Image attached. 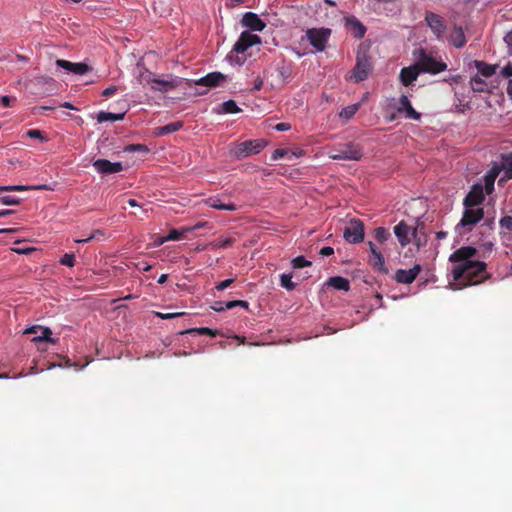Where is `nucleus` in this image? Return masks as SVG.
Here are the masks:
<instances>
[{"mask_svg":"<svg viewBox=\"0 0 512 512\" xmlns=\"http://www.w3.org/2000/svg\"><path fill=\"white\" fill-rule=\"evenodd\" d=\"M242 25L252 31L261 32L265 29L266 23L255 13L247 12L243 15Z\"/></svg>","mask_w":512,"mask_h":512,"instance_id":"obj_18","label":"nucleus"},{"mask_svg":"<svg viewBox=\"0 0 512 512\" xmlns=\"http://www.w3.org/2000/svg\"><path fill=\"white\" fill-rule=\"evenodd\" d=\"M185 333H187V334L197 333V334H200V335H208V336H211V337H216L217 335H219V331L218 330H213V329L208 328V327H200V328L188 329Z\"/></svg>","mask_w":512,"mask_h":512,"instance_id":"obj_36","label":"nucleus"},{"mask_svg":"<svg viewBox=\"0 0 512 512\" xmlns=\"http://www.w3.org/2000/svg\"><path fill=\"white\" fill-rule=\"evenodd\" d=\"M421 73L422 72L419 70L418 65L415 61L413 65H410L408 67H404L401 69L400 74H399L400 82L404 86H409L414 81H416V79L418 78V76Z\"/></svg>","mask_w":512,"mask_h":512,"instance_id":"obj_20","label":"nucleus"},{"mask_svg":"<svg viewBox=\"0 0 512 512\" xmlns=\"http://www.w3.org/2000/svg\"><path fill=\"white\" fill-rule=\"evenodd\" d=\"M501 75L505 78L512 77V64L508 63L503 69L501 70Z\"/></svg>","mask_w":512,"mask_h":512,"instance_id":"obj_58","label":"nucleus"},{"mask_svg":"<svg viewBox=\"0 0 512 512\" xmlns=\"http://www.w3.org/2000/svg\"><path fill=\"white\" fill-rule=\"evenodd\" d=\"M93 167L100 174H114L123 170L121 162H110L106 159H97L93 162Z\"/></svg>","mask_w":512,"mask_h":512,"instance_id":"obj_15","label":"nucleus"},{"mask_svg":"<svg viewBox=\"0 0 512 512\" xmlns=\"http://www.w3.org/2000/svg\"><path fill=\"white\" fill-rule=\"evenodd\" d=\"M397 111L399 113H405V116L408 119L419 120L421 117V114L412 107L411 102L406 95H402L400 97Z\"/></svg>","mask_w":512,"mask_h":512,"instance_id":"obj_21","label":"nucleus"},{"mask_svg":"<svg viewBox=\"0 0 512 512\" xmlns=\"http://www.w3.org/2000/svg\"><path fill=\"white\" fill-rule=\"evenodd\" d=\"M16 102V98L8 95L0 97V104L4 107H10Z\"/></svg>","mask_w":512,"mask_h":512,"instance_id":"obj_48","label":"nucleus"},{"mask_svg":"<svg viewBox=\"0 0 512 512\" xmlns=\"http://www.w3.org/2000/svg\"><path fill=\"white\" fill-rule=\"evenodd\" d=\"M333 253H334V250H333V248H332V247H330V246H325V247L321 248V250H320V254H321L322 256H330V255H332Z\"/></svg>","mask_w":512,"mask_h":512,"instance_id":"obj_60","label":"nucleus"},{"mask_svg":"<svg viewBox=\"0 0 512 512\" xmlns=\"http://www.w3.org/2000/svg\"><path fill=\"white\" fill-rule=\"evenodd\" d=\"M501 172V167H498L497 163H494V165L487 171V173L484 175V187L487 194H490L494 190V183L496 178Z\"/></svg>","mask_w":512,"mask_h":512,"instance_id":"obj_23","label":"nucleus"},{"mask_svg":"<svg viewBox=\"0 0 512 512\" xmlns=\"http://www.w3.org/2000/svg\"><path fill=\"white\" fill-rule=\"evenodd\" d=\"M125 152H142V153H148L149 149L144 144H131L124 148Z\"/></svg>","mask_w":512,"mask_h":512,"instance_id":"obj_41","label":"nucleus"},{"mask_svg":"<svg viewBox=\"0 0 512 512\" xmlns=\"http://www.w3.org/2000/svg\"><path fill=\"white\" fill-rule=\"evenodd\" d=\"M275 129L277 131H288L291 129V125L289 123L281 122L276 124Z\"/></svg>","mask_w":512,"mask_h":512,"instance_id":"obj_59","label":"nucleus"},{"mask_svg":"<svg viewBox=\"0 0 512 512\" xmlns=\"http://www.w3.org/2000/svg\"><path fill=\"white\" fill-rule=\"evenodd\" d=\"M368 245H369L371 256H374V255L380 253V251L377 250V248L373 242L369 241Z\"/></svg>","mask_w":512,"mask_h":512,"instance_id":"obj_62","label":"nucleus"},{"mask_svg":"<svg viewBox=\"0 0 512 512\" xmlns=\"http://www.w3.org/2000/svg\"><path fill=\"white\" fill-rule=\"evenodd\" d=\"M474 65H475L477 71L479 72V74H481L484 77L492 76L493 74H495L496 69L498 68V65H491L484 61H479V60H476L474 62Z\"/></svg>","mask_w":512,"mask_h":512,"instance_id":"obj_26","label":"nucleus"},{"mask_svg":"<svg viewBox=\"0 0 512 512\" xmlns=\"http://www.w3.org/2000/svg\"><path fill=\"white\" fill-rule=\"evenodd\" d=\"M372 71L371 57L368 55V47L360 44L356 55V64L351 72V78L355 82H361L367 79Z\"/></svg>","mask_w":512,"mask_h":512,"instance_id":"obj_3","label":"nucleus"},{"mask_svg":"<svg viewBox=\"0 0 512 512\" xmlns=\"http://www.w3.org/2000/svg\"><path fill=\"white\" fill-rule=\"evenodd\" d=\"M327 284L336 290L348 291L350 289V282L348 279L341 276L329 278Z\"/></svg>","mask_w":512,"mask_h":512,"instance_id":"obj_27","label":"nucleus"},{"mask_svg":"<svg viewBox=\"0 0 512 512\" xmlns=\"http://www.w3.org/2000/svg\"><path fill=\"white\" fill-rule=\"evenodd\" d=\"M207 204L214 209L217 210H227V211H235L237 209L236 205L233 203H223L218 198H209L207 200Z\"/></svg>","mask_w":512,"mask_h":512,"instance_id":"obj_28","label":"nucleus"},{"mask_svg":"<svg viewBox=\"0 0 512 512\" xmlns=\"http://www.w3.org/2000/svg\"><path fill=\"white\" fill-rule=\"evenodd\" d=\"M484 199L485 195L483 185L476 183L471 187L470 191L463 199V206L464 208H478L483 203Z\"/></svg>","mask_w":512,"mask_h":512,"instance_id":"obj_11","label":"nucleus"},{"mask_svg":"<svg viewBox=\"0 0 512 512\" xmlns=\"http://www.w3.org/2000/svg\"><path fill=\"white\" fill-rule=\"evenodd\" d=\"M498 167H501V171L505 172L504 178H502L499 182L501 183L504 180L512 179V153L502 156V162Z\"/></svg>","mask_w":512,"mask_h":512,"instance_id":"obj_25","label":"nucleus"},{"mask_svg":"<svg viewBox=\"0 0 512 512\" xmlns=\"http://www.w3.org/2000/svg\"><path fill=\"white\" fill-rule=\"evenodd\" d=\"M484 218V209L478 208H464V212L460 222L457 224L456 229L463 228L465 232H471L474 226Z\"/></svg>","mask_w":512,"mask_h":512,"instance_id":"obj_6","label":"nucleus"},{"mask_svg":"<svg viewBox=\"0 0 512 512\" xmlns=\"http://www.w3.org/2000/svg\"><path fill=\"white\" fill-rule=\"evenodd\" d=\"M500 227L507 231H512V216H504L500 219Z\"/></svg>","mask_w":512,"mask_h":512,"instance_id":"obj_46","label":"nucleus"},{"mask_svg":"<svg viewBox=\"0 0 512 512\" xmlns=\"http://www.w3.org/2000/svg\"><path fill=\"white\" fill-rule=\"evenodd\" d=\"M233 282L234 279H226L224 281L219 282L215 288L217 291H223L226 288H228Z\"/></svg>","mask_w":512,"mask_h":512,"instance_id":"obj_53","label":"nucleus"},{"mask_svg":"<svg viewBox=\"0 0 512 512\" xmlns=\"http://www.w3.org/2000/svg\"><path fill=\"white\" fill-rule=\"evenodd\" d=\"M97 236H104V233L101 230L97 229L89 237H87L85 239H78V240H76V242L77 243H87V242L95 239Z\"/></svg>","mask_w":512,"mask_h":512,"instance_id":"obj_52","label":"nucleus"},{"mask_svg":"<svg viewBox=\"0 0 512 512\" xmlns=\"http://www.w3.org/2000/svg\"><path fill=\"white\" fill-rule=\"evenodd\" d=\"M277 72L283 80L288 79L292 75L291 63H287L284 60L279 62L277 65Z\"/></svg>","mask_w":512,"mask_h":512,"instance_id":"obj_35","label":"nucleus"},{"mask_svg":"<svg viewBox=\"0 0 512 512\" xmlns=\"http://www.w3.org/2000/svg\"><path fill=\"white\" fill-rule=\"evenodd\" d=\"M369 261L373 269L381 272H387V269L385 267V260L381 252L374 256H371Z\"/></svg>","mask_w":512,"mask_h":512,"instance_id":"obj_34","label":"nucleus"},{"mask_svg":"<svg viewBox=\"0 0 512 512\" xmlns=\"http://www.w3.org/2000/svg\"><path fill=\"white\" fill-rule=\"evenodd\" d=\"M331 30L327 28H311L306 32L309 43L317 50L323 51L326 48Z\"/></svg>","mask_w":512,"mask_h":512,"instance_id":"obj_8","label":"nucleus"},{"mask_svg":"<svg viewBox=\"0 0 512 512\" xmlns=\"http://www.w3.org/2000/svg\"><path fill=\"white\" fill-rule=\"evenodd\" d=\"M222 109L225 113L235 114L241 111L234 100L225 101L222 104Z\"/></svg>","mask_w":512,"mask_h":512,"instance_id":"obj_40","label":"nucleus"},{"mask_svg":"<svg viewBox=\"0 0 512 512\" xmlns=\"http://www.w3.org/2000/svg\"><path fill=\"white\" fill-rule=\"evenodd\" d=\"M504 41L507 44L508 53L512 55V30L505 35Z\"/></svg>","mask_w":512,"mask_h":512,"instance_id":"obj_56","label":"nucleus"},{"mask_svg":"<svg viewBox=\"0 0 512 512\" xmlns=\"http://www.w3.org/2000/svg\"><path fill=\"white\" fill-rule=\"evenodd\" d=\"M60 263L67 267H73L75 264V255L69 253L64 254L60 259Z\"/></svg>","mask_w":512,"mask_h":512,"instance_id":"obj_44","label":"nucleus"},{"mask_svg":"<svg viewBox=\"0 0 512 512\" xmlns=\"http://www.w3.org/2000/svg\"><path fill=\"white\" fill-rule=\"evenodd\" d=\"M348 24L351 26L354 37L359 39L364 37L366 28L362 23H360L357 19L352 18L348 19Z\"/></svg>","mask_w":512,"mask_h":512,"instance_id":"obj_30","label":"nucleus"},{"mask_svg":"<svg viewBox=\"0 0 512 512\" xmlns=\"http://www.w3.org/2000/svg\"><path fill=\"white\" fill-rule=\"evenodd\" d=\"M455 281L465 286L484 282L488 278L486 263L483 261L469 262L468 265H456L452 270Z\"/></svg>","mask_w":512,"mask_h":512,"instance_id":"obj_1","label":"nucleus"},{"mask_svg":"<svg viewBox=\"0 0 512 512\" xmlns=\"http://www.w3.org/2000/svg\"><path fill=\"white\" fill-rule=\"evenodd\" d=\"M357 109L358 105L347 106L341 111L340 115L350 118L356 113Z\"/></svg>","mask_w":512,"mask_h":512,"instance_id":"obj_47","label":"nucleus"},{"mask_svg":"<svg viewBox=\"0 0 512 512\" xmlns=\"http://www.w3.org/2000/svg\"><path fill=\"white\" fill-rule=\"evenodd\" d=\"M412 55L422 73L436 75L447 70V64L437 52L420 47L414 49Z\"/></svg>","mask_w":512,"mask_h":512,"instance_id":"obj_2","label":"nucleus"},{"mask_svg":"<svg viewBox=\"0 0 512 512\" xmlns=\"http://www.w3.org/2000/svg\"><path fill=\"white\" fill-rule=\"evenodd\" d=\"M225 303L226 302H223V301H215L211 308L216 311V312H222V311H225L227 310V307H225Z\"/></svg>","mask_w":512,"mask_h":512,"instance_id":"obj_54","label":"nucleus"},{"mask_svg":"<svg viewBox=\"0 0 512 512\" xmlns=\"http://www.w3.org/2000/svg\"><path fill=\"white\" fill-rule=\"evenodd\" d=\"M23 190H26V187L21 186V185L0 187V193L3 191H23Z\"/></svg>","mask_w":512,"mask_h":512,"instance_id":"obj_55","label":"nucleus"},{"mask_svg":"<svg viewBox=\"0 0 512 512\" xmlns=\"http://www.w3.org/2000/svg\"><path fill=\"white\" fill-rule=\"evenodd\" d=\"M248 306V302L244 300H232L225 303V307H227V310L233 309L235 307H242L248 309Z\"/></svg>","mask_w":512,"mask_h":512,"instance_id":"obj_43","label":"nucleus"},{"mask_svg":"<svg viewBox=\"0 0 512 512\" xmlns=\"http://www.w3.org/2000/svg\"><path fill=\"white\" fill-rule=\"evenodd\" d=\"M261 38L256 35L252 34L249 31H243L236 43L234 44L232 52H236L237 54H243L245 53L250 47L260 44Z\"/></svg>","mask_w":512,"mask_h":512,"instance_id":"obj_10","label":"nucleus"},{"mask_svg":"<svg viewBox=\"0 0 512 512\" xmlns=\"http://www.w3.org/2000/svg\"><path fill=\"white\" fill-rule=\"evenodd\" d=\"M266 145L267 142L263 139L246 140L235 144L230 149V155L237 159L247 158L259 154Z\"/></svg>","mask_w":512,"mask_h":512,"instance_id":"obj_4","label":"nucleus"},{"mask_svg":"<svg viewBox=\"0 0 512 512\" xmlns=\"http://www.w3.org/2000/svg\"><path fill=\"white\" fill-rule=\"evenodd\" d=\"M191 231H193V228H190V227H184L181 230L172 229V230H170L168 235L164 237V240L179 241L184 237L185 234H187L188 232H191Z\"/></svg>","mask_w":512,"mask_h":512,"instance_id":"obj_32","label":"nucleus"},{"mask_svg":"<svg viewBox=\"0 0 512 512\" xmlns=\"http://www.w3.org/2000/svg\"><path fill=\"white\" fill-rule=\"evenodd\" d=\"M364 234V224L360 219H351L349 225L343 231L344 239L352 244L362 242Z\"/></svg>","mask_w":512,"mask_h":512,"instance_id":"obj_7","label":"nucleus"},{"mask_svg":"<svg viewBox=\"0 0 512 512\" xmlns=\"http://www.w3.org/2000/svg\"><path fill=\"white\" fill-rule=\"evenodd\" d=\"M393 230L402 247L407 246L412 239L416 238L418 233L417 227H411L404 221H400L395 225Z\"/></svg>","mask_w":512,"mask_h":512,"instance_id":"obj_9","label":"nucleus"},{"mask_svg":"<svg viewBox=\"0 0 512 512\" xmlns=\"http://www.w3.org/2000/svg\"><path fill=\"white\" fill-rule=\"evenodd\" d=\"M289 153H290V149H285V148H278L276 150H274L272 156H271V159L273 161H277L281 158H284V157H288L289 158Z\"/></svg>","mask_w":512,"mask_h":512,"instance_id":"obj_42","label":"nucleus"},{"mask_svg":"<svg viewBox=\"0 0 512 512\" xmlns=\"http://www.w3.org/2000/svg\"><path fill=\"white\" fill-rule=\"evenodd\" d=\"M56 65L57 67L62 68L76 75H84L85 73L91 70V67L85 63H73L64 59H57Z\"/></svg>","mask_w":512,"mask_h":512,"instance_id":"obj_17","label":"nucleus"},{"mask_svg":"<svg viewBox=\"0 0 512 512\" xmlns=\"http://www.w3.org/2000/svg\"><path fill=\"white\" fill-rule=\"evenodd\" d=\"M280 284L283 288L291 291L295 288L296 284L292 281L291 274H281L280 275Z\"/></svg>","mask_w":512,"mask_h":512,"instance_id":"obj_38","label":"nucleus"},{"mask_svg":"<svg viewBox=\"0 0 512 512\" xmlns=\"http://www.w3.org/2000/svg\"><path fill=\"white\" fill-rule=\"evenodd\" d=\"M184 314H185L184 312H177V313H161V312H157L156 313V315L159 318L164 319V320L176 318V317L182 316Z\"/></svg>","mask_w":512,"mask_h":512,"instance_id":"obj_51","label":"nucleus"},{"mask_svg":"<svg viewBox=\"0 0 512 512\" xmlns=\"http://www.w3.org/2000/svg\"><path fill=\"white\" fill-rule=\"evenodd\" d=\"M137 267L139 270H142V271H149L152 268V266L147 263H144L143 266H140V264H138Z\"/></svg>","mask_w":512,"mask_h":512,"instance_id":"obj_63","label":"nucleus"},{"mask_svg":"<svg viewBox=\"0 0 512 512\" xmlns=\"http://www.w3.org/2000/svg\"><path fill=\"white\" fill-rule=\"evenodd\" d=\"M363 157V149L360 144L348 142L334 148L329 158L333 160L359 161Z\"/></svg>","mask_w":512,"mask_h":512,"instance_id":"obj_5","label":"nucleus"},{"mask_svg":"<svg viewBox=\"0 0 512 512\" xmlns=\"http://www.w3.org/2000/svg\"><path fill=\"white\" fill-rule=\"evenodd\" d=\"M117 91H118L117 86H109L103 90L102 95L104 97H110V96L114 95Z\"/></svg>","mask_w":512,"mask_h":512,"instance_id":"obj_57","label":"nucleus"},{"mask_svg":"<svg viewBox=\"0 0 512 512\" xmlns=\"http://www.w3.org/2000/svg\"><path fill=\"white\" fill-rule=\"evenodd\" d=\"M425 21L437 39L443 37L446 31V25L440 15L428 11L425 14Z\"/></svg>","mask_w":512,"mask_h":512,"instance_id":"obj_13","label":"nucleus"},{"mask_svg":"<svg viewBox=\"0 0 512 512\" xmlns=\"http://www.w3.org/2000/svg\"><path fill=\"white\" fill-rule=\"evenodd\" d=\"M390 232L384 227H377L374 230V237L379 243H384L390 238Z\"/></svg>","mask_w":512,"mask_h":512,"instance_id":"obj_37","label":"nucleus"},{"mask_svg":"<svg viewBox=\"0 0 512 512\" xmlns=\"http://www.w3.org/2000/svg\"><path fill=\"white\" fill-rule=\"evenodd\" d=\"M291 265H292V268H294V269H301L304 267L311 266L312 262L305 259L304 256H297L296 258L292 259Z\"/></svg>","mask_w":512,"mask_h":512,"instance_id":"obj_39","label":"nucleus"},{"mask_svg":"<svg viewBox=\"0 0 512 512\" xmlns=\"http://www.w3.org/2000/svg\"><path fill=\"white\" fill-rule=\"evenodd\" d=\"M147 82L151 85L152 90L163 93L168 92L177 86L175 80H161L152 76L148 77Z\"/></svg>","mask_w":512,"mask_h":512,"instance_id":"obj_22","label":"nucleus"},{"mask_svg":"<svg viewBox=\"0 0 512 512\" xmlns=\"http://www.w3.org/2000/svg\"><path fill=\"white\" fill-rule=\"evenodd\" d=\"M507 92L509 96L512 97V80H510L508 83Z\"/></svg>","mask_w":512,"mask_h":512,"instance_id":"obj_64","label":"nucleus"},{"mask_svg":"<svg viewBox=\"0 0 512 512\" xmlns=\"http://www.w3.org/2000/svg\"><path fill=\"white\" fill-rule=\"evenodd\" d=\"M27 136L30 138L40 139L41 141H45L46 138L43 136L42 132L37 129H30L27 131Z\"/></svg>","mask_w":512,"mask_h":512,"instance_id":"obj_50","label":"nucleus"},{"mask_svg":"<svg viewBox=\"0 0 512 512\" xmlns=\"http://www.w3.org/2000/svg\"><path fill=\"white\" fill-rule=\"evenodd\" d=\"M25 334H35V336L32 338L33 342H42L46 341L52 344L56 343V340L51 338L52 331L48 327H41V326H33L30 328H27L24 331Z\"/></svg>","mask_w":512,"mask_h":512,"instance_id":"obj_16","label":"nucleus"},{"mask_svg":"<svg viewBox=\"0 0 512 512\" xmlns=\"http://www.w3.org/2000/svg\"><path fill=\"white\" fill-rule=\"evenodd\" d=\"M421 271L419 264L414 265L411 269H398L395 273V280L401 284H411Z\"/></svg>","mask_w":512,"mask_h":512,"instance_id":"obj_19","label":"nucleus"},{"mask_svg":"<svg viewBox=\"0 0 512 512\" xmlns=\"http://www.w3.org/2000/svg\"><path fill=\"white\" fill-rule=\"evenodd\" d=\"M450 42L456 48L463 47L466 43L465 35L461 27H458L450 35Z\"/></svg>","mask_w":512,"mask_h":512,"instance_id":"obj_29","label":"nucleus"},{"mask_svg":"<svg viewBox=\"0 0 512 512\" xmlns=\"http://www.w3.org/2000/svg\"><path fill=\"white\" fill-rule=\"evenodd\" d=\"M227 80V75L221 72H211L194 81L197 86H205L208 88H216L222 86Z\"/></svg>","mask_w":512,"mask_h":512,"instance_id":"obj_14","label":"nucleus"},{"mask_svg":"<svg viewBox=\"0 0 512 512\" xmlns=\"http://www.w3.org/2000/svg\"><path fill=\"white\" fill-rule=\"evenodd\" d=\"M182 127H183L182 121H175V122H171L167 125L155 128L154 134L156 136H164V135H168L170 133H174V132L180 130Z\"/></svg>","mask_w":512,"mask_h":512,"instance_id":"obj_24","label":"nucleus"},{"mask_svg":"<svg viewBox=\"0 0 512 512\" xmlns=\"http://www.w3.org/2000/svg\"><path fill=\"white\" fill-rule=\"evenodd\" d=\"M470 85H471L472 90L475 92L489 91L488 84L478 75L471 78Z\"/></svg>","mask_w":512,"mask_h":512,"instance_id":"obj_31","label":"nucleus"},{"mask_svg":"<svg viewBox=\"0 0 512 512\" xmlns=\"http://www.w3.org/2000/svg\"><path fill=\"white\" fill-rule=\"evenodd\" d=\"M0 201L4 205H18L20 203L19 198L10 195L1 196Z\"/></svg>","mask_w":512,"mask_h":512,"instance_id":"obj_45","label":"nucleus"},{"mask_svg":"<svg viewBox=\"0 0 512 512\" xmlns=\"http://www.w3.org/2000/svg\"><path fill=\"white\" fill-rule=\"evenodd\" d=\"M477 250L471 246H463L453 252L449 261L453 263H458L457 265H468L469 262H475L476 260H472L474 256H476Z\"/></svg>","mask_w":512,"mask_h":512,"instance_id":"obj_12","label":"nucleus"},{"mask_svg":"<svg viewBox=\"0 0 512 512\" xmlns=\"http://www.w3.org/2000/svg\"><path fill=\"white\" fill-rule=\"evenodd\" d=\"M304 154V151L303 150H297V151H292L290 150V153H289V160H292L293 158H298V157H301L302 155Z\"/></svg>","mask_w":512,"mask_h":512,"instance_id":"obj_61","label":"nucleus"},{"mask_svg":"<svg viewBox=\"0 0 512 512\" xmlns=\"http://www.w3.org/2000/svg\"><path fill=\"white\" fill-rule=\"evenodd\" d=\"M124 118V113H111V112H105L101 111L97 115V121L99 123L106 122V121H120Z\"/></svg>","mask_w":512,"mask_h":512,"instance_id":"obj_33","label":"nucleus"},{"mask_svg":"<svg viewBox=\"0 0 512 512\" xmlns=\"http://www.w3.org/2000/svg\"><path fill=\"white\" fill-rule=\"evenodd\" d=\"M233 243H234V239L228 237V238H224V239H219L214 244V246L218 247V248H225V247L232 245Z\"/></svg>","mask_w":512,"mask_h":512,"instance_id":"obj_49","label":"nucleus"}]
</instances>
